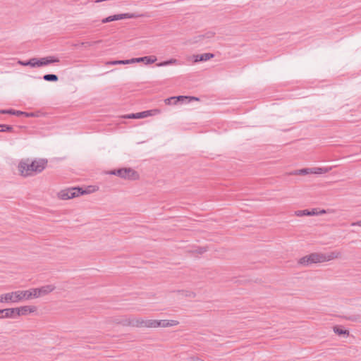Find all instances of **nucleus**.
<instances>
[{
	"label": "nucleus",
	"instance_id": "obj_10",
	"mask_svg": "<svg viewBox=\"0 0 361 361\" xmlns=\"http://www.w3.org/2000/svg\"><path fill=\"white\" fill-rule=\"evenodd\" d=\"M157 61L155 56H147L138 58L130 59V63L143 62L146 65L152 64Z\"/></svg>",
	"mask_w": 361,
	"mask_h": 361
},
{
	"label": "nucleus",
	"instance_id": "obj_19",
	"mask_svg": "<svg viewBox=\"0 0 361 361\" xmlns=\"http://www.w3.org/2000/svg\"><path fill=\"white\" fill-rule=\"evenodd\" d=\"M36 58H32L27 61H19V63L23 66H31V67H37L36 66Z\"/></svg>",
	"mask_w": 361,
	"mask_h": 361
},
{
	"label": "nucleus",
	"instance_id": "obj_29",
	"mask_svg": "<svg viewBox=\"0 0 361 361\" xmlns=\"http://www.w3.org/2000/svg\"><path fill=\"white\" fill-rule=\"evenodd\" d=\"M309 214H310L309 209L298 210L295 212V214L298 216H309Z\"/></svg>",
	"mask_w": 361,
	"mask_h": 361
},
{
	"label": "nucleus",
	"instance_id": "obj_4",
	"mask_svg": "<svg viewBox=\"0 0 361 361\" xmlns=\"http://www.w3.org/2000/svg\"><path fill=\"white\" fill-rule=\"evenodd\" d=\"M107 174L117 176L121 178L136 180L140 178V175L132 168H120L117 169H113L106 172Z\"/></svg>",
	"mask_w": 361,
	"mask_h": 361
},
{
	"label": "nucleus",
	"instance_id": "obj_24",
	"mask_svg": "<svg viewBox=\"0 0 361 361\" xmlns=\"http://www.w3.org/2000/svg\"><path fill=\"white\" fill-rule=\"evenodd\" d=\"M101 42H102V40H101V39L94 41V42H82L80 43V45L82 47H83L84 48H87L88 47L93 46L94 44H99Z\"/></svg>",
	"mask_w": 361,
	"mask_h": 361
},
{
	"label": "nucleus",
	"instance_id": "obj_6",
	"mask_svg": "<svg viewBox=\"0 0 361 361\" xmlns=\"http://www.w3.org/2000/svg\"><path fill=\"white\" fill-rule=\"evenodd\" d=\"M148 15L146 13H120V14H115L112 16H109L106 18H104L102 20V23H107L115 20H119L126 18H141V17H147Z\"/></svg>",
	"mask_w": 361,
	"mask_h": 361
},
{
	"label": "nucleus",
	"instance_id": "obj_18",
	"mask_svg": "<svg viewBox=\"0 0 361 361\" xmlns=\"http://www.w3.org/2000/svg\"><path fill=\"white\" fill-rule=\"evenodd\" d=\"M5 318L14 319L13 307L4 309V314L1 315L0 319H5Z\"/></svg>",
	"mask_w": 361,
	"mask_h": 361
},
{
	"label": "nucleus",
	"instance_id": "obj_38",
	"mask_svg": "<svg viewBox=\"0 0 361 361\" xmlns=\"http://www.w3.org/2000/svg\"><path fill=\"white\" fill-rule=\"evenodd\" d=\"M318 214H319V213H318L317 208H314V209L310 210L309 216H314V215H318Z\"/></svg>",
	"mask_w": 361,
	"mask_h": 361
},
{
	"label": "nucleus",
	"instance_id": "obj_28",
	"mask_svg": "<svg viewBox=\"0 0 361 361\" xmlns=\"http://www.w3.org/2000/svg\"><path fill=\"white\" fill-rule=\"evenodd\" d=\"M16 110L13 109H1L0 114H10V115H15L16 116Z\"/></svg>",
	"mask_w": 361,
	"mask_h": 361
},
{
	"label": "nucleus",
	"instance_id": "obj_9",
	"mask_svg": "<svg viewBox=\"0 0 361 361\" xmlns=\"http://www.w3.org/2000/svg\"><path fill=\"white\" fill-rule=\"evenodd\" d=\"M118 323L123 324V326H131L135 327H142V319L141 318H128L124 319Z\"/></svg>",
	"mask_w": 361,
	"mask_h": 361
},
{
	"label": "nucleus",
	"instance_id": "obj_22",
	"mask_svg": "<svg viewBox=\"0 0 361 361\" xmlns=\"http://www.w3.org/2000/svg\"><path fill=\"white\" fill-rule=\"evenodd\" d=\"M178 63V60L176 59H169V60H166V61H161V62H159L158 63H157V66L160 67V66H169V65H172V64H176Z\"/></svg>",
	"mask_w": 361,
	"mask_h": 361
},
{
	"label": "nucleus",
	"instance_id": "obj_40",
	"mask_svg": "<svg viewBox=\"0 0 361 361\" xmlns=\"http://www.w3.org/2000/svg\"><path fill=\"white\" fill-rule=\"evenodd\" d=\"M318 213H319V214H326V212L324 209H322L319 212H318Z\"/></svg>",
	"mask_w": 361,
	"mask_h": 361
},
{
	"label": "nucleus",
	"instance_id": "obj_12",
	"mask_svg": "<svg viewBox=\"0 0 361 361\" xmlns=\"http://www.w3.org/2000/svg\"><path fill=\"white\" fill-rule=\"evenodd\" d=\"M158 323L159 324L158 325V327H169V326H176L179 324V322L176 320H168V319H163V320H158Z\"/></svg>",
	"mask_w": 361,
	"mask_h": 361
},
{
	"label": "nucleus",
	"instance_id": "obj_35",
	"mask_svg": "<svg viewBox=\"0 0 361 361\" xmlns=\"http://www.w3.org/2000/svg\"><path fill=\"white\" fill-rule=\"evenodd\" d=\"M345 319H348L350 321H352V322H355V321H357L359 319V316H357V315H351V316H349V317H345Z\"/></svg>",
	"mask_w": 361,
	"mask_h": 361
},
{
	"label": "nucleus",
	"instance_id": "obj_41",
	"mask_svg": "<svg viewBox=\"0 0 361 361\" xmlns=\"http://www.w3.org/2000/svg\"><path fill=\"white\" fill-rule=\"evenodd\" d=\"M4 314V309H0V316Z\"/></svg>",
	"mask_w": 361,
	"mask_h": 361
},
{
	"label": "nucleus",
	"instance_id": "obj_26",
	"mask_svg": "<svg viewBox=\"0 0 361 361\" xmlns=\"http://www.w3.org/2000/svg\"><path fill=\"white\" fill-rule=\"evenodd\" d=\"M109 63L111 65H118V64L126 65V64L130 63V59L112 61Z\"/></svg>",
	"mask_w": 361,
	"mask_h": 361
},
{
	"label": "nucleus",
	"instance_id": "obj_13",
	"mask_svg": "<svg viewBox=\"0 0 361 361\" xmlns=\"http://www.w3.org/2000/svg\"><path fill=\"white\" fill-rule=\"evenodd\" d=\"M159 323L156 319L144 320L142 319V327L157 328Z\"/></svg>",
	"mask_w": 361,
	"mask_h": 361
},
{
	"label": "nucleus",
	"instance_id": "obj_34",
	"mask_svg": "<svg viewBox=\"0 0 361 361\" xmlns=\"http://www.w3.org/2000/svg\"><path fill=\"white\" fill-rule=\"evenodd\" d=\"M204 39V37L203 34H202V35H199L195 36V37H194V42H201V41H202Z\"/></svg>",
	"mask_w": 361,
	"mask_h": 361
},
{
	"label": "nucleus",
	"instance_id": "obj_37",
	"mask_svg": "<svg viewBox=\"0 0 361 361\" xmlns=\"http://www.w3.org/2000/svg\"><path fill=\"white\" fill-rule=\"evenodd\" d=\"M206 251H207V249H206V247H198V248L196 250V252H197L198 254H203V253H204Z\"/></svg>",
	"mask_w": 361,
	"mask_h": 361
},
{
	"label": "nucleus",
	"instance_id": "obj_39",
	"mask_svg": "<svg viewBox=\"0 0 361 361\" xmlns=\"http://www.w3.org/2000/svg\"><path fill=\"white\" fill-rule=\"evenodd\" d=\"M125 118H133V119H137V116H136V113H133V114H128L125 116Z\"/></svg>",
	"mask_w": 361,
	"mask_h": 361
},
{
	"label": "nucleus",
	"instance_id": "obj_33",
	"mask_svg": "<svg viewBox=\"0 0 361 361\" xmlns=\"http://www.w3.org/2000/svg\"><path fill=\"white\" fill-rule=\"evenodd\" d=\"M13 310H14V319L22 315V314L20 313L21 312L20 307H13Z\"/></svg>",
	"mask_w": 361,
	"mask_h": 361
},
{
	"label": "nucleus",
	"instance_id": "obj_2",
	"mask_svg": "<svg viewBox=\"0 0 361 361\" xmlns=\"http://www.w3.org/2000/svg\"><path fill=\"white\" fill-rule=\"evenodd\" d=\"M338 253L332 252L328 254L314 252L302 257L298 261V263L303 266H309L312 264L329 262L337 258Z\"/></svg>",
	"mask_w": 361,
	"mask_h": 361
},
{
	"label": "nucleus",
	"instance_id": "obj_30",
	"mask_svg": "<svg viewBox=\"0 0 361 361\" xmlns=\"http://www.w3.org/2000/svg\"><path fill=\"white\" fill-rule=\"evenodd\" d=\"M164 102H165V104L167 105H176V104L175 98H173V97H171L166 99L164 100Z\"/></svg>",
	"mask_w": 361,
	"mask_h": 361
},
{
	"label": "nucleus",
	"instance_id": "obj_15",
	"mask_svg": "<svg viewBox=\"0 0 361 361\" xmlns=\"http://www.w3.org/2000/svg\"><path fill=\"white\" fill-rule=\"evenodd\" d=\"M20 307L22 315H27L28 313H33L37 311L36 306H21Z\"/></svg>",
	"mask_w": 361,
	"mask_h": 361
},
{
	"label": "nucleus",
	"instance_id": "obj_20",
	"mask_svg": "<svg viewBox=\"0 0 361 361\" xmlns=\"http://www.w3.org/2000/svg\"><path fill=\"white\" fill-rule=\"evenodd\" d=\"M312 168H304L302 169L295 171L293 173H292V174L301 176L307 175L310 173H312Z\"/></svg>",
	"mask_w": 361,
	"mask_h": 361
},
{
	"label": "nucleus",
	"instance_id": "obj_23",
	"mask_svg": "<svg viewBox=\"0 0 361 361\" xmlns=\"http://www.w3.org/2000/svg\"><path fill=\"white\" fill-rule=\"evenodd\" d=\"M16 116H23L25 117L28 118V117H35L36 114L33 112H25V111L16 110Z\"/></svg>",
	"mask_w": 361,
	"mask_h": 361
},
{
	"label": "nucleus",
	"instance_id": "obj_21",
	"mask_svg": "<svg viewBox=\"0 0 361 361\" xmlns=\"http://www.w3.org/2000/svg\"><path fill=\"white\" fill-rule=\"evenodd\" d=\"M43 80L47 82H57L59 80V77L56 74H45L42 77Z\"/></svg>",
	"mask_w": 361,
	"mask_h": 361
},
{
	"label": "nucleus",
	"instance_id": "obj_42",
	"mask_svg": "<svg viewBox=\"0 0 361 361\" xmlns=\"http://www.w3.org/2000/svg\"><path fill=\"white\" fill-rule=\"evenodd\" d=\"M357 224L361 226V221H358V222L357 223Z\"/></svg>",
	"mask_w": 361,
	"mask_h": 361
},
{
	"label": "nucleus",
	"instance_id": "obj_1",
	"mask_svg": "<svg viewBox=\"0 0 361 361\" xmlns=\"http://www.w3.org/2000/svg\"><path fill=\"white\" fill-rule=\"evenodd\" d=\"M47 159H39L30 161L29 159H22L18 169L22 176L27 177L41 173L47 165Z\"/></svg>",
	"mask_w": 361,
	"mask_h": 361
},
{
	"label": "nucleus",
	"instance_id": "obj_5",
	"mask_svg": "<svg viewBox=\"0 0 361 361\" xmlns=\"http://www.w3.org/2000/svg\"><path fill=\"white\" fill-rule=\"evenodd\" d=\"M87 193L89 192L82 188L74 187L61 190L59 192V197L61 200H69Z\"/></svg>",
	"mask_w": 361,
	"mask_h": 361
},
{
	"label": "nucleus",
	"instance_id": "obj_36",
	"mask_svg": "<svg viewBox=\"0 0 361 361\" xmlns=\"http://www.w3.org/2000/svg\"><path fill=\"white\" fill-rule=\"evenodd\" d=\"M187 102H190L192 101H199L200 99L198 97H194V96H187Z\"/></svg>",
	"mask_w": 361,
	"mask_h": 361
},
{
	"label": "nucleus",
	"instance_id": "obj_32",
	"mask_svg": "<svg viewBox=\"0 0 361 361\" xmlns=\"http://www.w3.org/2000/svg\"><path fill=\"white\" fill-rule=\"evenodd\" d=\"M204 39H210L215 35V32L212 31H208L203 34Z\"/></svg>",
	"mask_w": 361,
	"mask_h": 361
},
{
	"label": "nucleus",
	"instance_id": "obj_7",
	"mask_svg": "<svg viewBox=\"0 0 361 361\" xmlns=\"http://www.w3.org/2000/svg\"><path fill=\"white\" fill-rule=\"evenodd\" d=\"M56 287L54 285H46L43 286L40 288H30L31 292V298H38L41 296L46 295L49 293L54 290Z\"/></svg>",
	"mask_w": 361,
	"mask_h": 361
},
{
	"label": "nucleus",
	"instance_id": "obj_8",
	"mask_svg": "<svg viewBox=\"0 0 361 361\" xmlns=\"http://www.w3.org/2000/svg\"><path fill=\"white\" fill-rule=\"evenodd\" d=\"M60 61L59 59L54 56H49L42 58H36V66L42 67L46 66L51 63H59Z\"/></svg>",
	"mask_w": 361,
	"mask_h": 361
},
{
	"label": "nucleus",
	"instance_id": "obj_25",
	"mask_svg": "<svg viewBox=\"0 0 361 361\" xmlns=\"http://www.w3.org/2000/svg\"><path fill=\"white\" fill-rule=\"evenodd\" d=\"M13 128L12 126L7 124H0V132H12Z\"/></svg>",
	"mask_w": 361,
	"mask_h": 361
},
{
	"label": "nucleus",
	"instance_id": "obj_14",
	"mask_svg": "<svg viewBox=\"0 0 361 361\" xmlns=\"http://www.w3.org/2000/svg\"><path fill=\"white\" fill-rule=\"evenodd\" d=\"M158 109L147 110L141 112L136 113L137 119L146 118L150 116H153L156 112H158Z\"/></svg>",
	"mask_w": 361,
	"mask_h": 361
},
{
	"label": "nucleus",
	"instance_id": "obj_16",
	"mask_svg": "<svg viewBox=\"0 0 361 361\" xmlns=\"http://www.w3.org/2000/svg\"><path fill=\"white\" fill-rule=\"evenodd\" d=\"M334 331L338 336H346L349 335V331L347 329H343L341 326H334Z\"/></svg>",
	"mask_w": 361,
	"mask_h": 361
},
{
	"label": "nucleus",
	"instance_id": "obj_3",
	"mask_svg": "<svg viewBox=\"0 0 361 361\" xmlns=\"http://www.w3.org/2000/svg\"><path fill=\"white\" fill-rule=\"evenodd\" d=\"M30 299H32V298L30 289L26 290H17L0 295V302L17 303L23 300Z\"/></svg>",
	"mask_w": 361,
	"mask_h": 361
},
{
	"label": "nucleus",
	"instance_id": "obj_17",
	"mask_svg": "<svg viewBox=\"0 0 361 361\" xmlns=\"http://www.w3.org/2000/svg\"><path fill=\"white\" fill-rule=\"evenodd\" d=\"M331 169V167H313L312 171L314 174H322L328 173Z\"/></svg>",
	"mask_w": 361,
	"mask_h": 361
},
{
	"label": "nucleus",
	"instance_id": "obj_11",
	"mask_svg": "<svg viewBox=\"0 0 361 361\" xmlns=\"http://www.w3.org/2000/svg\"><path fill=\"white\" fill-rule=\"evenodd\" d=\"M214 57V54L212 53H204L201 54L194 55V61L195 62H202L207 61Z\"/></svg>",
	"mask_w": 361,
	"mask_h": 361
},
{
	"label": "nucleus",
	"instance_id": "obj_31",
	"mask_svg": "<svg viewBox=\"0 0 361 361\" xmlns=\"http://www.w3.org/2000/svg\"><path fill=\"white\" fill-rule=\"evenodd\" d=\"M179 293H181L183 295H184L186 297H195V293H193V292H190V291H188V290H178Z\"/></svg>",
	"mask_w": 361,
	"mask_h": 361
},
{
	"label": "nucleus",
	"instance_id": "obj_27",
	"mask_svg": "<svg viewBox=\"0 0 361 361\" xmlns=\"http://www.w3.org/2000/svg\"><path fill=\"white\" fill-rule=\"evenodd\" d=\"M173 98H175L176 104L178 103H183L185 102H187V99H188L187 96H183V95L173 96Z\"/></svg>",
	"mask_w": 361,
	"mask_h": 361
}]
</instances>
